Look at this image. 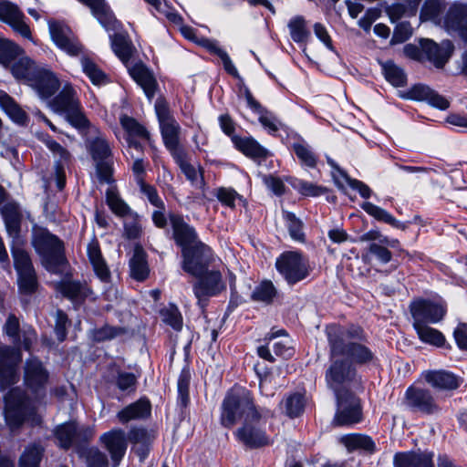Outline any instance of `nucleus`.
I'll list each match as a JSON object with an SVG mask.
<instances>
[{"label": "nucleus", "mask_w": 467, "mask_h": 467, "mask_svg": "<svg viewBox=\"0 0 467 467\" xmlns=\"http://www.w3.org/2000/svg\"><path fill=\"white\" fill-rule=\"evenodd\" d=\"M326 334L332 357L345 355L352 362L360 365L370 363L375 359L372 350L361 343L366 339V334L360 327H344L329 325L326 328Z\"/></svg>", "instance_id": "obj_1"}, {"label": "nucleus", "mask_w": 467, "mask_h": 467, "mask_svg": "<svg viewBox=\"0 0 467 467\" xmlns=\"http://www.w3.org/2000/svg\"><path fill=\"white\" fill-rule=\"evenodd\" d=\"M263 412H260L254 403L250 391L245 389H231L228 391L221 405V424L225 428H232L239 420H260Z\"/></svg>", "instance_id": "obj_2"}, {"label": "nucleus", "mask_w": 467, "mask_h": 467, "mask_svg": "<svg viewBox=\"0 0 467 467\" xmlns=\"http://www.w3.org/2000/svg\"><path fill=\"white\" fill-rule=\"evenodd\" d=\"M32 244L44 267L51 273H62L67 264L63 242L46 228L34 229Z\"/></svg>", "instance_id": "obj_3"}, {"label": "nucleus", "mask_w": 467, "mask_h": 467, "mask_svg": "<svg viewBox=\"0 0 467 467\" xmlns=\"http://www.w3.org/2000/svg\"><path fill=\"white\" fill-rule=\"evenodd\" d=\"M327 387L334 394L353 391L361 389V377L355 365L346 358H336L330 355V365L325 375Z\"/></svg>", "instance_id": "obj_4"}, {"label": "nucleus", "mask_w": 467, "mask_h": 467, "mask_svg": "<svg viewBox=\"0 0 467 467\" xmlns=\"http://www.w3.org/2000/svg\"><path fill=\"white\" fill-rule=\"evenodd\" d=\"M5 420L12 431L36 414V406L26 393L18 388L12 389L5 398Z\"/></svg>", "instance_id": "obj_5"}, {"label": "nucleus", "mask_w": 467, "mask_h": 467, "mask_svg": "<svg viewBox=\"0 0 467 467\" xmlns=\"http://www.w3.org/2000/svg\"><path fill=\"white\" fill-rule=\"evenodd\" d=\"M53 433L60 448L68 450L74 447L78 451L93 440L96 429L95 426L78 425L71 420L57 425Z\"/></svg>", "instance_id": "obj_6"}, {"label": "nucleus", "mask_w": 467, "mask_h": 467, "mask_svg": "<svg viewBox=\"0 0 467 467\" xmlns=\"http://www.w3.org/2000/svg\"><path fill=\"white\" fill-rule=\"evenodd\" d=\"M275 267L289 285L305 280L312 271L308 259L295 251L283 253L276 259Z\"/></svg>", "instance_id": "obj_7"}, {"label": "nucleus", "mask_w": 467, "mask_h": 467, "mask_svg": "<svg viewBox=\"0 0 467 467\" xmlns=\"http://www.w3.org/2000/svg\"><path fill=\"white\" fill-rule=\"evenodd\" d=\"M336 413L332 420L334 426H352L363 420L360 399L353 391L335 394Z\"/></svg>", "instance_id": "obj_8"}, {"label": "nucleus", "mask_w": 467, "mask_h": 467, "mask_svg": "<svg viewBox=\"0 0 467 467\" xmlns=\"http://www.w3.org/2000/svg\"><path fill=\"white\" fill-rule=\"evenodd\" d=\"M88 150L96 163V171L101 182H110L112 168V153L107 139L100 133L88 140Z\"/></svg>", "instance_id": "obj_9"}, {"label": "nucleus", "mask_w": 467, "mask_h": 467, "mask_svg": "<svg viewBox=\"0 0 467 467\" xmlns=\"http://www.w3.org/2000/svg\"><path fill=\"white\" fill-rule=\"evenodd\" d=\"M21 348L0 343L1 390H5L19 380L18 365L22 360Z\"/></svg>", "instance_id": "obj_10"}, {"label": "nucleus", "mask_w": 467, "mask_h": 467, "mask_svg": "<svg viewBox=\"0 0 467 467\" xmlns=\"http://www.w3.org/2000/svg\"><path fill=\"white\" fill-rule=\"evenodd\" d=\"M182 269L192 276H200L209 269L213 261L212 249L202 242L182 250Z\"/></svg>", "instance_id": "obj_11"}, {"label": "nucleus", "mask_w": 467, "mask_h": 467, "mask_svg": "<svg viewBox=\"0 0 467 467\" xmlns=\"http://www.w3.org/2000/svg\"><path fill=\"white\" fill-rule=\"evenodd\" d=\"M196 277L198 280L193 284L192 289L198 305L202 308L206 306L210 297L216 296L226 289V285L219 270H207Z\"/></svg>", "instance_id": "obj_12"}, {"label": "nucleus", "mask_w": 467, "mask_h": 467, "mask_svg": "<svg viewBox=\"0 0 467 467\" xmlns=\"http://www.w3.org/2000/svg\"><path fill=\"white\" fill-rule=\"evenodd\" d=\"M402 403L409 410L426 415L437 413L441 410L431 390L416 386L406 389Z\"/></svg>", "instance_id": "obj_13"}, {"label": "nucleus", "mask_w": 467, "mask_h": 467, "mask_svg": "<svg viewBox=\"0 0 467 467\" xmlns=\"http://www.w3.org/2000/svg\"><path fill=\"white\" fill-rule=\"evenodd\" d=\"M410 310L414 320L413 326L437 323L443 318L446 313L442 305L424 299L412 302Z\"/></svg>", "instance_id": "obj_14"}, {"label": "nucleus", "mask_w": 467, "mask_h": 467, "mask_svg": "<svg viewBox=\"0 0 467 467\" xmlns=\"http://www.w3.org/2000/svg\"><path fill=\"white\" fill-rule=\"evenodd\" d=\"M52 40L62 50L71 56H77L81 51V45L68 26L60 21L48 22Z\"/></svg>", "instance_id": "obj_15"}, {"label": "nucleus", "mask_w": 467, "mask_h": 467, "mask_svg": "<svg viewBox=\"0 0 467 467\" xmlns=\"http://www.w3.org/2000/svg\"><path fill=\"white\" fill-rule=\"evenodd\" d=\"M4 332L12 338L14 345L22 347L26 351H30L37 339L36 332L31 326H24L20 330L19 320L14 314L8 315Z\"/></svg>", "instance_id": "obj_16"}, {"label": "nucleus", "mask_w": 467, "mask_h": 467, "mask_svg": "<svg viewBox=\"0 0 467 467\" xmlns=\"http://www.w3.org/2000/svg\"><path fill=\"white\" fill-rule=\"evenodd\" d=\"M25 19L24 13L16 4L8 0H0V20L9 25L23 37L32 39L31 30Z\"/></svg>", "instance_id": "obj_17"}, {"label": "nucleus", "mask_w": 467, "mask_h": 467, "mask_svg": "<svg viewBox=\"0 0 467 467\" xmlns=\"http://www.w3.org/2000/svg\"><path fill=\"white\" fill-rule=\"evenodd\" d=\"M99 442L109 451L115 467L119 465L128 448L126 432L120 428L112 429L99 437Z\"/></svg>", "instance_id": "obj_18"}, {"label": "nucleus", "mask_w": 467, "mask_h": 467, "mask_svg": "<svg viewBox=\"0 0 467 467\" xmlns=\"http://www.w3.org/2000/svg\"><path fill=\"white\" fill-rule=\"evenodd\" d=\"M48 379V372L36 358L28 359L25 366V382L36 395L42 396Z\"/></svg>", "instance_id": "obj_19"}, {"label": "nucleus", "mask_w": 467, "mask_h": 467, "mask_svg": "<svg viewBox=\"0 0 467 467\" xmlns=\"http://www.w3.org/2000/svg\"><path fill=\"white\" fill-rule=\"evenodd\" d=\"M38 96L43 99H50L60 88V81L50 69L40 67L34 78L28 85Z\"/></svg>", "instance_id": "obj_20"}, {"label": "nucleus", "mask_w": 467, "mask_h": 467, "mask_svg": "<svg viewBox=\"0 0 467 467\" xmlns=\"http://www.w3.org/2000/svg\"><path fill=\"white\" fill-rule=\"evenodd\" d=\"M423 54L437 68H442L451 57L454 47L450 40L437 44L431 39H421L420 42Z\"/></svg>", "instance_id": "obj_21"}, {"label": "nucleus", "mask_w": 467, "mask_h": 467, "mask_svg": "<svg viewBox=\"0 0 467 467\" xmlns=\"http://www.w3.org/2000/svg\"><path fill=\"white\" fill-rule=\"evenodd\" d=\"M169 218L172 228V238L177 245L186 249L200 242L194 228L188 224L182 215L171 213Z\"/></svg>", "instance_id": "obj_22"}, {"label": "nucleus", "mask_w": 467, "mask_h": 467, "mask_svg": "<svg viewBox=\"0 0 467 467\" xmlns=\"http://www.w3.org/2000/svg\"><path fill=\"white\" fill-rule=\"evenodd\" d=\"M258 420L244 421L243 426L237 429L235 435L239 441L251 449H257L270 443V439L265 431L254 425Z\"/></svg>", "instance_id": "obj_23"}, {"label": "nucleus", "mask_w": 467, "mask_h": 467, "mask_svg": "<svg viewBox=\"0 0 467 467\" xmlns=\"http://www.w3.org/2000/svg\"><path fill=\"white\" fill-rule=\"evenodd\" d=\"M434 453L428 451L397 452L393 456L394 467H435Z\"/></svg>", "instance_id": "obj_24"}, {"label": "nucleus", "mask_w": 467, "mask_h": 467, "mask_svg": "<svg viewBox=\"0 0 467 467\" xmlns=\"http://www.w3.org/2000/svg\"><path fill=\"white\" fill-rule=\"evenodd\" d=\"M445 26L458 35L467 43V5L454 3L446 14Z\"/></svg>", "instance_id": "obj_25"}, {"label": "nucleus", "mask_w": 467, "mask_h": 467, "mask_svg": "<svg viewBox=\"0 0 467 467\" xmlns=\"http://www.w3.org/2000/svg\"><path fill=\"white\" fill-rule=\"evenodd\" d=\"M5 229L14 240L19 238L23 213L20 205L16 202H6L1 209Z\"/></svg>", "instance_id": "obj_26"}, {"label": "nucleus", "mask_w": 467, "mask_h": 467, "mask_svg": "<svg viewBox=\"0 0 467 467\" xmlns=\"http://www.w3.org/2000/svg\"><path fill=\"white\" fill-rule=\"evenodd\" d=\"M151 405L149 400L140 399L139 400L126 406L117 413V419L122 424L131 420H144L150 417Z\"/></svg>", "instance_id": "obj_27"}, {"label": "nucleus", "mask_w": 467, "mask_h": 467, "mask_svg": "<svg viewBox=\"0 0 467 467\" xmlns=\"http://www.w3.org/2000/svg\"><path fill=\"white\" fill-rule=\"evenodd\" d=\"M409 98L416 100H426L431 106L442 110L447 109L450 106L449 100L443 96L421 84L415 85L410 89Z\"/></svg>", "instance_id": "obj_28"}, {"label": "nucleus", "mask_w": 467, "mask_h": 467, "mask_svg": "<svg viewBox=\"0 0 467 467\" xmlns=\"http://www.w3.org/2000/svg\"><path fill=\"white\" fill-rule=\"evenodd\" d=\"M130 74L151 100L157 88V81L152 73L142 63H138L130 69Z\"/></svg>", "instance_id": "obj_29"}, {"label": "nucleus", "mask_w": 467, "mask_h": 467, "mask_svg": "<svg viewBox=\"0 0 467 467\" xmlns=\"http://www.w3.org/2000/svg\"><path fill=\"white\" fill-rule=\"evenodd\" d=\"M340 442L349 452L359 451L367 454H373L377 451L375 441L370 436L366 434H347L341 437Z\"/></svg>", "instance_id": "obj_30"}, {"label": "nucleus", "mask_w": 467, "mask_h": 467, "mask_svg": "<svg viewBox=\"0 0 467 467\" xmlns=\"http://www.w3.org/2000/svg\"><path fill=\"white\" fill-rule=\"evenodd\" d=\"M425 380L433 388L453 390L459 388L461 379L454 374L444 371H428L424 374Z\"/></svg>", "instance_id": "obj_31"}, {"label": "nucleus", "mask_w": 467, "mask_h": 467, "mask_svg": "<svg viewBox=\"0 0 467 467\" xmlns=\"http://www.w3.org/2000/svg\"><path fill=\"white\" fill-rule=\"evenodd\" d=\"M57 290L65 297L76 303L83 302L92 294L86 284L77 281H62L57 285Z\"/></svg>", "instance_id": "obj_32"}, {"label": "nucleus", "mask_w": 467, "mask_h": 467, "mask_svg": "<svg viewBox=\"0 0 467 467\" xmlns=\"http://www.w3.org/2000/svg\"><path fill=\"white\" fill-rule=\"evenodd\" d=\"M244 97L249 108L259 115V122L270 132L278 130L277 119L275 116L264 108L252 95L248 88L244 90Z\"/></svg>", "instance_id": "obj_33"}, {"label": "nucleus", "mask_w": 467, "mask_h": 467, "mask_svg": "<svg viewBox=\"0 0 467 467\" xmlns=\"http://www.w3.org/2000/svg\"><path fill=\"white\" fill-rule=\"evenodd\" d=\"M40 67L29 57H22L14 61L10 69L16 79L23 80L29 85Z\"/></svg>", "instance_id": "obj_34"}, {"label": "nucleus", "mask_w": 467, "mask_h": 467, "mask_svg": "<svg viewBox=\"0 0 467 467\" xmlns=\"http://www.w3.org/2000/svg\"><path fill=\"white\" fill-rule=\"evenodd\" d=\"M87 253L96 275L100 280L105 282L109 281L110 272L102 256L99 244L97 240H93L88 244Z\"/></svg>", "instance_id": "obj_35"}, {"label": "nucleus", "mask_w": 467, "mask_h": 467, "mask_svg": "<svg viewBox=\"0 0 467 467\" xmlns=\"http://www.w3.org/2000/svg\"><path fill=\"white\" fill-rule=\"evenodd\" d=\"M130 275L137 281H144L150 274L147 254L140 245L134 247L133 255L130 259Z\"/></svg>", "instance_id": "obj_36"}, {"label": "nucleus", "mask_w": 467, "mask_h": 467, "mask_svg": "<svg viewBox=\"0 0 467 467\" xmlns=\"http://www.w3.org/2000/svg\"><path fill=\"white\" fill-rule=\"evenodd\" d=\"M52 109L57 112L66 114L79 105L76 91L69 85H66L63 89L51 101Z\"/></svg>", "instance_id": "obj_37"}, {"label": "nucleus", "mask_w": 467, "mask_h": 467, "mask_svg": "<svg viewBox=\"0 0 467 467\" xmlns=\"http://www.w3.org/2000/svg\"><path fill=\"white\" fill-rule=\"evenodd\" d=\"M88 6L93 16L106 28L109 29L115 23V17L105 0H78Z\"/></svg>", "instance_id": "obj_38"}, {"label": "nucleus", "mask_w": 467, "mask_h": 467, "mask_svg": "<svg viewBox=\"0 0 467 467\" xmlns=\"http://www.w3.org/2000/svg\"><path fill=\"white\" fill-rule=\"evenodd\" d=\"M232 140L235 148L247 157L253 159H265L267 156V150L253 138L233 136Z\"/></svg>", "instance_id": "obj_39"}, {"label": "nucleus", "mask_w": 467, "mask_h": 467, "mask_svg": "<svg viewBox=\"0 0 467 467\" xmlns=\"http://www.w3.org/2000/svg\"><path fill=\"white\" fill-rule=\"evenodd\" d=\"M0 106L15 122L24 125L27 121L26 113L4 91H0Z\"/></svg>", "instance_id": "obj_40"}, {"label": "nucleus", "mask_w": 467, "mask_h": 467, "mask_svg": "<svg viewBox=\"0 0 467 467\" xmlns=\"http://www.w3.org/2000/svg\"><path fill=\"white\" fill-rule=\"evenodd\" d=\"M361 208L370 216L374 217L376 220L379 222H383L388 223L395 228L404 230L406 225L393 217L389 212L386 210L373 204L372 202H363Z\"/></svg>", "instance_id": "obj_41"}, {"label": "nucleus", "mask_w": 467, "mask_h": 467, "mask_svg": "<svg viewBox=\"0 0 467 467\" xmlns=\"http://www.w3.org/2000/svg\"><path fill=\"white\" fill-rule=\"evenodd\" d=\"M106 202L112 213L119 217H126L133 213L114 187H109L107 190Z\"/></svg>", "instance_id": "obj_42"}, {"label": "nucleus", "mask_w": 467, "mask_h": 467, "mask_svg": "<svg viewBox=\"0 0 467 467\" xmlns=\"http://www.w3.org/2000/svg\"><path fill=\"white\" fill-rule=\"evenodd\" d=\"M11 254L17 275L35 270L29 254L23 247L17 244L12 245Z\"/></svg>", "instance_id": "obj_43"}, {"label": "nucleus", "mask_w": 467, "mask_h": 467, "mask_svg": "<svg viewBox=\"0 0 467 467\" xmlns=\"http://www.w3.org/2000/svg\"><path fill=\"white\" fill-rule=\"evenodd\" d=\"M78 453L84 458L87 467H108L109 461L107 455L96 447H81Z\"/></svg>", "instance_id": "obj_44"}, {"label": "nucleus", "mask_w": 467, "mask_h": 467, "mask_svg": "<svg viewBox=\"0 0 467 467\" xmlns=\"http://www.w3.org/2000/svg\"><path fill=\"white\" fill-rule=\"evenodd\" d=\"M292 149L302 164L315 168L317 162V157L311 147L304 140H299L292 144Z\"/></svg>", "instance_id": "obj_45"}, {"label": "nucleus", "mask_w": 467, "mask_h": 467, "mask_svg": "<svg viewBox=\"0 0 467 467\" xmlns=\"http://www.w3.org/2000/svg\"><path fill=\"white\" fill-rule=\"evenodd\" d=\"M381 66L385 78L389 83L395 87L405 86L407 78L402 68L390 60L382 63Z\"/></svg>", "instance_id": "obj_46"}, {"label": "nucleus", "mask_w": 467, "mask_h": 467, "mask_svg": "<svg viewBox=\"0 0 467 467\" xmlns=\"http://www.w3.org/2000/svg\"><path fill=\"white\" fill-rule=\"evenodd\" d=\"M413 327L421 341L436 347H441L444 344L445 337L439 330L428 325H417Z\"/></svg>", "instance_id": "obj_47"}, {"label": "nucleus", "mask_w": 467, "mask_h": 467, "mask_svg": "<svg viewBox=\"0 0 467 467\" xmlns=\"http://www.w3.org/2000/svg\"><path fill=\"white\" fill-rule=\"evenodd\" d=\"M23 50L15 43L1 39L0 40V63L5 67H11Z\"/></svg>", "instance_id": "obj_48"}, {"label": "nucleus", "mask_w": 467, "mask_h": 467, "mask_svg": "<svg viewBox=\"0 0 467 467\" xmlns=\"http://www.w3.org/2000/svg\"><path fill=\"white\" fill-rule=\"evenodd\" d=\"M17 285L21 295L30 296L36 293L38 288L36 270L18 274Z\"/></svg>", "instance_id": "obj_49"}, {"label": "nucleus", "mask_w": 467, "mask_h": 467, "mask_svg": "<svg viewBox=\"0 0 467 467\" xmlns=\"http://www.w3.org/2000/svg\"><path fill=\"white\" fill-rule=\"evenodd\" d=\"M285 413L290 418L298 417L305 410L306 400L303 394L296 392L283 400Z\"/></svg>", "instance_id": "obj_50"}, {"label": "nucleus", "mask_w": 467, "mask_h": 467, "mask_svg": "<svg viewBox=\"0 0 467 467\" xmlns=\"http://www.w3.org/2000/svg\"><path fill=\"white\" fill-rule=\"evenodd\" d=\"M84 73L95 85H101L106 82V74L89 57H83L80 59Z\"/></svg>", "instance_id": "obj_51"}, {"label": "nucleus", "mask_w": 467, "mask_h": 467, "mask_svg": "<svg viewBox=\"0 0 467 467\" xmlns=\"http://www.w3.org/2000/svg\"><path fill=\"white\" fill-rule=\"evenodd\" d=\"M120 124L130 137L136 136L145 140L150 139V133L146 128L140 124L135 119L124 115L120 118Z\"/></svg>", "instance_id": "obj_52"}, {"label": "nucleus", "mask_w": 467, "mask_h": 467, "mask_svg": "<svg viewBox=\"0 0 467 467\" xmlns=\"http://www.w3.org/2000/svg\"><path fill=\"white\" fill-rule=\"evenodd\" d=\"M66 119L78 130L83 132L90 128V122L86 117L80 104L66 114Z\"/></svg>", "instance_id": "obj_53"}, {"label": "nucleus", "mask_w": 467, "mask_h": 467, "mask_svg": "<svg viewBox=\"0 0 467 467\" xmlns=\"http://www.w3.org/2000/svg\"><path fill=\"white\" fill-rule=\"evenodd\" d=\"M165 147L180 142V126L175 119L160 124Z\"/></svg>", "instance_id": "obj_54"}, {"label": "nucleus", "mask_w": 467, "mask_h": 467, "mask_svg": "<svg viewBox=\"0 0 467 467\" xmlns=\"http://www.w3.org/2000/svg\"><path fill=\"white\" fill-rule=\"evenodd\" d=\"M444 8L445 4L441 0H426L420 10V18L424 21L438 19Z\"/></svg>", "instance_id": "obj_55"}, {"label": "nucleus", "mask_w": 467, "mask_h": 467, "mask_svg": "<svg viewBox=\"0 0 467 467\" xmlns=\"http://www.w3.org/2000/svg\"><path fill=\"white\" fill-rule=\"evenodd\" d=\"M114 53L122 60H128L131 56V45L129 40L120 34H115L111 39Z\"/></svg>", "instance_id": "obj_56"}, {"label": "nucleus", "mask_w": 467, "mask_h": 467, "mask_svg": "<svg viewBox=\"0 0 467 467\" xmlns=\"http://www.w3.org/2000/svg\"><path fill=\"white\" fill-rule=\"evenodd\" d=\"M291 38L297 43L306 40L309 32L306 27V21L303 16H296L288 24Z\"/></svg>", "instance_id": "obj_57"}, {"label": "nucleus", "mask_w": 467, "mask_h": 467, "mask_svg": "<svg viewBox=\"0 0 467 467\" xmlns=\"http://www.w3.org/2000/svg\"><path fill=\"white\" fill-rule=\"evenodd\" d=\"M215 196L219 202H221L223 205L230 207L231 209L235 207L236 200L241 202L244 206L246 205V200L232 188L221 187L217 189Z\"/></svg>", "instance_id": "obj_58"}, {"label": "nucleus", "mask_w": 467, "mask_h": 467, "mask_svg": "<svg viewBox=\"0 0 467 467\" xmlns=\"http://www.w3.org/2000/svg\"><path fill=\"white\" fill-rule=\"evenodd\" d=\"M284 219L287 223V228L291 238L296 241L304 242L305 234L302 230L303 223L296 214L290 212H284Z\"/></svg>", "instance_id": "obj_59"}, {"label": "nucleus", "mask_w": 467, "mask_h": 467, "mask_svg": "<svg viewBox=\"0 0 467 467\" xmlns=\"http://www.w3.org/2000/svg\"><path fill=\"white\" fill-rule=\"evenodd\" d=\"M128 442L135 445L150 444L155 436L152 431H149L145 428H131L127 435Z\"/></svg>", "instance_id": "obj_60"}, {"label": "nucleus", "mask_w": 467, "mask_h": 467, "mask_svg": "<svg viewBox=\"0 0 467 467\" xmlns=\"http://www.w3.org/2000/svg\"><path fill=\"white\" fill-rule=\"evenodd\" d=\"M182 172L185 175L188 181L191 182L192 185L197 189L202 190L205 186V182L203 179V169L199 167L197 170L193 165L190 162L182 168H180Z\"/></svg>", "instance_id": "obj_61"}, {"label": "nucleus", "mask_w": 467, "mask_h": 467, "mask_svg": "<svg viewBox=\"0 0 467 467\" xmlns=\"http://www.w3.org/2000/svg\"><path fill=\"white\" fill-rule=\"evenodd\" d=\"M41 458V449L36 445L29 446L20 457V467H38Z\"/></svg>", "instance_id": "obj_62"}, {"label": "nucleus", "mask_w": 467, "mask_h": 467, "mask_svg": "<svg viewBox=\"0 0 467 467\" xmlns=\"http://www.w3.org/2000/svg\"><path fill=\"white\" fill-rule=\"evenodd\" d=\"M275 288L272 282L265 281L261 283L253 292L252 298L255 301L269 303L275 296Z\"/></svg>", "instance_id": "obj_63"}, {"label": "nucleus", "mask_w": 467, "mask_h": 467, "mask_svg": "<svg viewBox=\"0 0 467 467\" xmlns=\"http://www.w3.org/2000/svg\"><path fill=\"white\" fill-rule=\"evenodd\" d=\"M124 222V236L130 240H135L140 237L142 230L139 222V216L136 213L126 216Z\"/></svg>", "instance_id": "obj_64"}]
</instances>
